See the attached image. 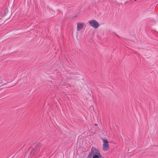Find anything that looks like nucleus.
I'll return each mask as SVG.
<instances>
[{"instance_id": "1", "label": "nucleus", "mask_w": 158, "mask_h": 158, "mask_svg": "<svg viewBox=\"0 0 158 158\" xmlns=\"http://www.w3.org/2000/svg\"><path fill=\"white\" fill-rule=\"evenodd\" d=\"M86 158H104V157L100 154L98 148L92 147L90 153Z\"/></svg>"}, {"instance_id": "2", "label": "nucleus", "mask_w": 158, "mask_h": 158, "mask_svg": "<svg viewBox=\"0 0 158 158\" xmlns=\"http://www.w3.org/2000/svg\"><path fill=\"white\" fill-rule=\"evenodd\" d=\"M41 145V144L39 143L33 147L30 152L31 156L36 155L39 152Z\"/></svg>"}, {"instance_id": "3", "label": "nucleus", "mask_w": 158, "mask_h": 158, "mask_svg": "<svg viewBox=\"0 0 158 158\" xmlns=\"http://www.w3.org/2000/svg\"><path fill=\"white\" fill-rule=\"evenodd\" d=\"M89 22L90 25L94 28L97 29L99 26V24L98 22L93 19L89 21Z\"/></svg>"}, {"instance_id": "4", "label": "nucleus", "mask_w": 158, "mask_h": 158, "mask_svg": "<svg viewBox=\"0 0 158 158\" xmlns=\"http://www.w3.org/2000/svg\"><path fill=\"white\" fill-rule=\"evenodd\" d=\"M103 149L104 151H106L108 150L109 149L108 142L106 139L103 140Z\"/></svg>"}, {"instance_id": "5", "label": "nucleus", "mask_w": 158, "mask_h": 158, "mask_svg": "<svg viewBox=\"0 0 158 158\" xmlns=\"http://www.w3.org/2000/svg\"><path fill=\"white\" fill-rule=\"evenodd\" d=\"M84 23H77V30L78 31H79L81 30L84 26Z\"/></svg>"}, {"instance_id": "6", "label": "nucleus", "mask_w": 158, "mask_h": 158, "mask_svg": "<svg viewBox=\"0 0 158 158\" xmlns=\"http://www.w3.org/2000/svg\"><path fill=\"white\" fill-rule=\"evenodd\" d=\"M94 125L95 126H98V124H97V123H94Z\"/></svg>"}]
</instances>
